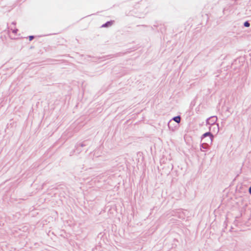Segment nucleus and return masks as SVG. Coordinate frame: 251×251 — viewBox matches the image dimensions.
Listing matches in <instances>:
<instances>
[{
  "label": "nucleus",
  "instance_id": "39448f33",
  "mask_svg": "<svg viewBox=\"0 0 251 251\" xmlns=\"http://www.w3.org/2000/svg\"><path fill=\"white\" fill-rule=\"evenodd\" d=\"M29 40H30V41L32 40L33 39V36H30L29 37Z\"/></svg>",
  "mask_w": 251,
  "mask_h": 251
},
{
  "label": "nucleus",
  "instance_id": "f257e3e1",
  "mask_svg": "<svg viewBox=\"0 0 251 251\" xmlns=\"http://www.w3.org/2000/svg\"><path fill=\"white\" fill-rule=\"evenodd\" d=\"M207 136H210V141L211 142L212 141V135L209 132H207V133H204L203 135V137H206Z\"/></svg>",
  "mask_w": 251,
  "mask_h": 251
},
{
  "label": "nucleus",
  "instance_id": "423d86ee",
  "mask_svg": "<svg viewBox=\"0 0 251 251\" xmlns=\"http://www.w3.org/2000/svg\"><path fill=\"white\" fill-rule=\"evenodd\" d=\"M249 192L251 194V186L250 187V188H249Z\"/></svg>",
  "mask_w": 251,
  "mask_h": 251
},
{
  "label": "nucleus",
  "instance_id": "7ed1b4c3",
  "mask_svg": "<svg viewBox=\"0 0 251 251\" xmlns=\"http://www.w3.org/2000/svg\"><path fill=\"white\" fill-rule=\"evenodd\" d=\"M112 23L111 22H107V23H106L105 25H103L102 26H108L109 25H112Z\"/></svg>",
  "mask_w": 251,
  "mask_h": 251
},
{
  "label": "nucleus",
  "instance_id": "20e7f679",
  "mask_svg": "<svg viewBox=\"0 0 251 251\" xmlns=\"http://www.w3.org/2000/svg\"><path fill=\"white\" fill-rule=\"evenodd\" d=\"M244 25L246 26V27H249L250 26V24L248 22H246L245 23H244Z\"/></svg>",
  "mask_w": 251,
  "mask_h": 251
},
{
  "label": "nucleus",
  "instance_id": "f03ea898",
  "mask_svg": "<svg viewBox=\"0 0 251 251\" xmlns=\"http://www.w3.org/2000/svg\"><path fill=\"white\" fill-rule=\"evenodd\" d=\"M174 120L175 122L177 123H179L180 121V118L179 116L176 117L174 118Z\"/></svg>",
  "mask_w": 251,
  "mask_h": 251
}]
</instances>
